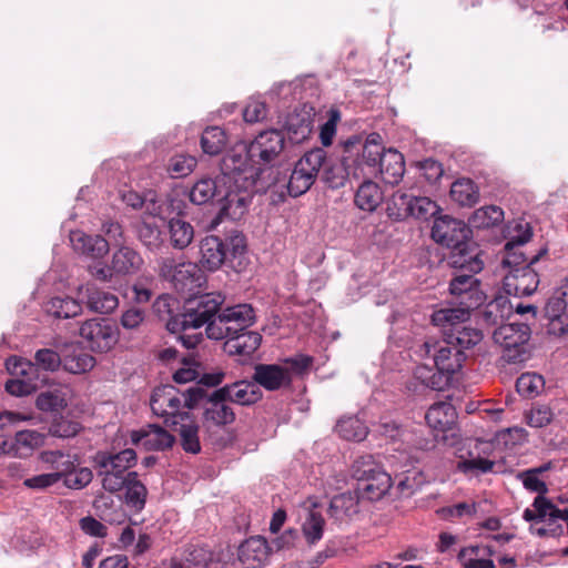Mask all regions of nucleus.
<instances>
[{"instance_id": "nucleus-40", "label": "nucleus", "mask_w": 568, "mask_h": 568, "mask_svg": "<svg viewBox=\"0 0 568 568\" xmlns=\"http://www.w3.org/2000/svg\"><path fill=\"white\" fill-rule=\"evenodd\" d=\"M227 143L225 131L220 126H207L201 135V148L205 154H220Z\"/></svg>"}, {"instance_id": "nucleus-13", "label": "nucleus", "mask_w": 568, "mask_h": 568, "mask_svg": "<svg viewBox=\"0 0 568 568\" xmlns=\"http://www.w3.org/2000/svg\"><path fill=\"white\" fill-rule=\"evenodd\" d=\"M531 231L527 223V230L524 233L511 237L505 244V255L501 260V268L505 272L503 284H506V281L510 277L519 280L527 275L532 260L526 257L521 247L529 241Z\"/></svg>"}, {"instance_id": "nucleus-51", "label": "nucleus", "mask_w": 568, "mask_h": 568, "mask_svg": "<svg viewBox=\"0 0 568 568\" xmlns=\"http://www.w3.org/2000/svg\"><path fill=\"white\" fill-rule=\"evenodd\" d=\"M453 295H460V304L468 311L479 307L486 300L485 294L479 290V286H449Z\"/></svg>"}, {"instance_id": "nucleus-30", "label": "nucleus", "mask_w": 568, "mask_h": 568, "mask_svg": "<svg viewBox=\"0 0 568 568\" xmlns=\"http://www.w3.org/2000/svg\"><path fill=\"white\" fill-rule=\"evenodd\" d=\"M494 551L488 546H468L458 554L463 568H496L490 559Z\"/></svg>"}, {"instance_id": "nucleus-56", "label": "nucleus", "mask_w": 568, "mask_h": 568, "mask_svg": "<svg viewBox=\"0 0 568 568\" xmlns=\"http://www.w3.org/2000/svg\"><path fill=\"white\" fill-rule=\"evenodd\" d=\"M412 214L410 217L415 219H424L426 220L428 216L433 215L437 205L430 199L425 196H415L412 194Z\"/></svg>"}, {"instance_id": "nucleus-49", "label": "nucleus", "mask_w": 568, "mask_h": 568, "mask_svg": "<svg viewBox=\"0 0 568 568\" xmlns=\"http://www.w3.org/2000/svg\"><path fill=\"white\" fill-rule=\"evenodd\" d=\"M145 498V486L138 479L136 473H129V480L125 485V503L140 510L144 507Z\"/></svg>"}, {"instance_id": "nucleus-61", "label": "nucleus", "mask_w": 568, "mask_h": 568, "mask_svg": "<svg viewBox=\"0 0 568 568\" xmlns=\"http://www.w3.org/2000/svg\"><path fill=\"white\" fill-rule=\"evenodd\" d=\"M494 462L486 458H469L458 462V469L464 473H487L493 469Z\"/></svg>"}, {"instance_id": "nucleus-26", "label": "nucleus", "mask_w": 568, "mask_h": 568, "mask_svg": "<svg viewBox=\"0 0 568 568\" xmlns=\"http://www.w3.org/2000/svg\"><path fill=\"white\" fill-rule=\"evenodd\" d=\"M425 419L432 429L444 433L453 429L457 419V413L450 403L439 402L429 407Z\"/></svg>"}, {"instance_id": "nucleus-54", "label": "nucleus", "mask_w": 568, "mask_h": 568, "mask_svg": "<svg viewBox=\"0 0 568 568\" xmlns=\"http://www.w3.org/2000/svg\"><path fill=\"white\" fill-rule=\"evenodd\" d=\"M59 481H61L60 474L42 473L26 478L23 480V486L30 490L44 491L57 485Z\"/></svg>"}, {"instance_id": "nucleus-27", "label": "nucleus", "mask_w": 568, "mask_h": 568, "mask_svg": "<svg viewBox=\"0 0 568 568\" xmlns=\"http://www.w3.org/2000/svg\"><path fill=\"white\" fill-rule=\"evenodd\" d=\"M227 183H222L221 174L215 179L204 178L199 180L190 191V200L192 203L201 205L210 201H216L223 192Z\"/></svg>"}, {"instance_id": "nucleus-33", "label": "nucleus", "mask_w": 568, "mask_h": 568, "mask_svg": "<svg viewBox=\"0 0 568 568\" xmlns=\"http://www.w3.org/2000/svg\"><path fill=\"white\" fill-rule=\"evenodd\" d=\"M383 201V192L377 183L364 181L355 193V205L366 212H374Z\"/></svg>"}, {"instance_id": "nucleus-53", "label": "nucleus", "mask_w": 568, "mask_h": 568, "mask_svg": "<svg viewBox=\"0 0 568 568\" xmlns=\"http://www.w3.org/2000/svg\"><path fill=\"white\" fill-rule=\"evenodd\" d=\"M63 359H61L60 355L50 348H42L37 351L34 355V363H32L36 367V372L38 368H41L43 371L53 372L59 368L60 365H62ZM36 376L38 374L36 373Z\"/></svg>"}, {"instance_id": "nucleus-34", "label": "nucleus", "mask_w": 568, "mask_h": 568, "mask_svg": "<svg viewBox=\"0 0 568 568\" xmlns=\"http://www.w3.org/2000/svg\"><path fill=\"white\" fill-rule=\"evenodd\" d=\"M175 427V430L180 433L183 449L191 454L200 453L199 426L192 419L191 415H181V420Z\"/></svg>"}, {"instance_id": "nucleus-9", "label": "nucleus", "mask_w": 568, "mask_h": 568, "mask_svg": "<svg viewBox=\"0 0 568 568\" xmlns=\"http://www.w3.org/2000/svg\"><path fill=\"white\" fill-rule=\"evenodd\" d=\"M353 471L358 480V491L362 498L378 500L392 487L390 476L374 463L372 456L357 459L353 465Z\"/></svg>"}, {"instance_id": "nucleus-14", "label": "nucleus", "mask_w": 568, "mask_h": 568, "mask_svg": "<svg viewBox=\"0 0 568 568\" xmlns=\"http://www.w3.org/2000/svg\"><path fill=\"white\" fill-rule=\"evenodd\" d=\"M80 336L94 352H108L119 341L118 327L109 320L92 318L80 326Z\"/></svg>"}, {"instance_id": "nucleus-15", "label": "nucleus", "mask_w": 568, "mask_h": 568, "mask_svg": "<svg viewBox=\"0 0 568 568\" xmlns=\"http://www.w3.org/2000/svg\"><path fill=\"white\" fill-rule=\"evenodd\" d=\"M7 369L14 378L6 383V389L14 396H26L33 393L38 386L36 367L30 361L18 357H10L6 362Z\"/></svg>"}, {"instance_id": "nucleus-64", "label": "nucleus", "mask_w": 568, "mask_h": 568, "mask_svg": "<svg viewBox=\"0 0 568 568\" xmlns=\"http://www.w3.org/2000/svg\"><path fill=\"white\" fill-rule=\"evenodd\" d=\"M420 170L423 171L424 176L430 183L439 180L444 173V169L442 164L433 159H426L420 162Z\"/></svg>"}, {"instance_id": "nucleus-37", "label": "nucleus", "mask_w": 568, "mask_h": 568, "mask_svg": "<svg viewBox=\"0 0 568 568\" xmlns=\"http://www.w3.org/2000/svg\"><path fill=\"white\" fill-rule=\"evenodd\" d=\"M170 243L174 248L183 250L187 247L194 237V229L191 223L180 216L172 217L168 222Z\"/></svg>"}, {"instance_id": "nucleus-29", "label": "nucleus", "mask_w": 568, "mask_h": 568, "mask_svg": "<svg viewBox=\"0 0 568 568\" xmlns=\"http://www.w3.org/2000/svg\"><path fill=\"white\" fill-rule=\"evenodd\" d=\"M94 460L100 469L120 470L121 474H128L126 470L136 462V454L131 448L123 449L116 454L98 453Z\"/></svg>"}, {"instance_id": "nucleus-25", "label": "nucleus", "mask_w": 568, "mask_h": 568, "mask_svg": "<svg viewBox=\"0 0 568 568\" xmlns=\"http://www.w3.org/2000/svg\"><path fill=\"white\" fill-rule=\"evenodd\" d=\"M45 435L33 429L20 430L14 434L11 439V457L27 458L32 453L43 446Z\"/></svg>"}, {"instance_id": "nucleus-22", "label": "nucleus", "mask_w": 568, "mask_h": 568, "mask_svg": "<svg viewBox=\"0 0 568 568\" xmlns=\"http://www.w3.org/2000/svg\"><path fill=\"white\" fill-rule=\"evenodd\" d=\"M215 396L240 405H252L261 398V390L255 381H240L215 390Z\"/></svg>"}, {"instance_id": "nucleus-19", "label": "nucleus", "mask_w": 568, "mask_h": 568, "mask_svg": "<svg viewBox=\"0 0 568 568\" xmlns=\"http://www.w3.org/2000/svg\"><path fill=\"white\" fill-rule=\"evenodd\" d=\"M131 440L134 445L145 450H164L172 447L174 436L165 428L149 424L131 433Z\"/></svg>"}, {"instance_id": "nucleus-39", "label": "nucleus", "mask_w": 568, "mask_h": 568, "mask_svg": "<svg viewBox=\"0 0 568 568\" xmlns=\"http://www.w3.org/2000/svg\"><path fill=\"white\" fill-rule=\"evenodd\" d=\"M414 377L424 386L434 390H443L450 383L449 376L440 372L435 365H418L414 371Z\"/></svg>"}, {"instance_id": "nucleus-31", "label": "nucleus", "mask_w": 568, "mask_h": 568, "mask_svg": "<svg viewBox=\"0 0 568 568\" xmlns=\"http://www.w3.org/2000/svg\"><path fill=\"white\" fill-rule=\"evenodd\" d=\"M359 496L356 491H346L332 498L328 514L336 520L351 518L358 513Z\"/></svg>"}, {"instance_id": "nucleus-38", "label": "nucleus", "mask_w": 568, "mask_h": 568, "mask_svg": "<svg viewBox=\"0 0 568 568\" xmlns=\"http://www.w3.org/2000/svg\"><path fill=\"white\" fill-rule=\"evenodd\" d=\"M469 311L466 307L458 308H443L433 314L432 321L435 325L442 326L444 333L446 331L463 327V324L468 321Z\"/></svg>"}, {"instance_id": "nucleus-20", "label": "nucleus", "mask_w": 568, "mask_h": 568, "mask_svg": "<svg viewBox=\"0 0 568 568\" xmlns=\"http://www.w3.org/2000/svg\"><path fill=\"white\" fill-rule=\"evenodd\" d=\"M70 242L73 250L94 262L101 261L110 251V242L101 235H89L82 231H72Z\"/></svg>"}, {"instance_id": "nucleus-3", "label": "nucleus", "mask_w": 568, "mask_h": 568, "mask_svg": "<svg viewBox=\"0 0 568 568\" xmlns=\"http://www.w3.org/2000/svg\"><path fill=\"white\" fill-rule=\"evenodd\" d=\"M51 474H60L61 481L67 488L82 489L87 487L93 478V473L89 467H80L79 456L60 449L42 450L38 455Z\"/></svg>"}, {"instance_id": "nucleus-62", "label": "nucleus", "mask_w": 568, "mask_h": 568, "mask_svg": "<svg viewBox=\"0 0 568 568\" xmlns=\"http://www.w3.org/2000/svg\"><path fill=\"white\" fill-rule=\"evenodd\" d=\"M223 242L226 244L225 251L227 252V258L241 256L246 250L245 237L240 232H232Z\"/></svg>"}, {"instance_id": "nucleus-36", "label": "nucleus", "mask_w": 568, "mask_h": 568, "mask_svg": "<svg viewBox=\"0 0 568 568\" xmlns=\"http://www.w3.org/2000/svg\"><path fill=\"white\" fill-rule=\"evenodd\" d=\"M450 197L460 206H473L479 200V190L473 180L462 178L452 184Z\"/></svg>"}, {"instance_id": "nucleus-4", "label": "nucleus", "mask_w": 568, "mask_h": 568, "mask_svg": "<svg viewBox=\"0 0 568 568\" xmlns=\"http://www.w3.org/2000/svg\"><path fill=\"white\" fill-rule=\"evenodd\" d=\"M224 300V296L217 292L192 295L184 303V313L181 320L169 323V327L172 331L178 325L182 331L206 327L217 317Z\"/></svg>"}, {"instance_id": "nucleus-12", "label": "nucleus", "mask_w": 568, "mask_h": 568, "mask_svg": "<svg viewBox=\"0 0 568 568\" xmlns=\"http://www.w3.org/2000/svg\"><path fill=\"white\" fill-rule=\"evenodd\" d=\"M325 160L326 152L323 149L316 148L306 152L296 162L287 183L291 196H300L311 189Z\"/></svg>"}, {"instance_id": "nucleus-28", "label": "nucleus", "mask_w": 568, "mask_h": 568, "mask_svg": "<svg viewBox=\"0 0 568 568\" xmlns=\"http://www.w3.org/2000/svg\"><path fill=\"white\" fill-rule=\"evenodd\" d=\"M261 342L260 333L245 329L229 338L224 344V349L229 355L250 357L258 348Z\"/></svg>"}, {"instance_id": "nucleus-8", "label": "nucleus", "mask_w": 568, "mask_h": 568, "mask_svg": "<svg viewBox=\"0 0 568 568\" xmlns=\"http://www.w3.org/2000/svg\"><path fill=\"white\" fill-rule=\"evenodd\" d=\"M255 321V313L250 304H237L222 310L217 317L209 323L205 333L210 339H229L245 329Z\"/></svg>"}, {"instance_id": "nucleus-1", "label": "nucleus", "mask_w": 568, "mask_h": 568, "mask_svg": "<svg viewBox=\"0 0 568 568\" xmlns=\"http://www.w3.org/2000/svg\"><path fill=\"white\" fill-rule=\"evenodd\" d=\"M470 236V227L462 220L445 215L434 221L433 240L452 250L449 264L460 271L449 284H480L474 275L483 270L484 263L471 248Z\"/></svg>"}, {"instance_id": "nucleus-18", "label": "nucleus", "mask_w": 568, "mask_h": 568, "mask_svg": "<svg viewBox=\"0 0 568 568\" xmlns=\"http://www.w3.org/2000/svg\"><path fill=\"white\" fill-rule=\"evenodd\" d=\"M158 273L162 281L171 284H186L201 278V270L192 262H178L172 257H162L158 261Z\"/></svg>"}, {"instance_id": "nucleus-2", "label": "nucleus", "mask_w": 568, "mask_h": 568, "mask_svg": "<svg viewBox=\"0 0 568 568\" xmlns=\"http://www.w3.org/2000/svg\"><path fill=\"white\" fill-rule=\"evenodd\" d=\"M204 396L201 387H190L185 392H180L174 386L164 385L154 389L150 405L154 415L165 418V423L178 426L181 415L190 414L189 410L194 407Z\"/></svg>"}, {"instance_id": "nucleus-50", "label": "nucleus", "mask_w": 568, "mask_h": 568, "mask_svg": "<svg viewBox=\"0 0 568 568\" xmlns=\"http://www.w3.org/2000/svg\"><path fill=\"white\" fill-rule=\"evenodd\" d=\"M197 161L189 154H176L169 160L168 172L173 179H180L191 174L196 168Z\"/></svg>"}, {"instance_id": "nucleus-55", "label": "nucleus", "mask_w": 568, "mask_h": 568, "mask_svg": "<svg viewBox=\"0 0 568 568\" xmlns=\"http://www.w3.org/2000/svg\"><path fill=\"white\" fill-rule=\"evenodd\" d=\"M99 476L102 477V487L110 493H116L125 488L129 480V473L121 474L120 470L113 471L110 469L99 468Z\"/></svg>"}, {"instance_id": "nucleus-7", "label": "nucleus", "mask_w": 568, "mask_h": 568, "mask_svg": "<svg viewBox=\"0 0 568 568\" xmlns=\"http://www.w3.org/2000/svg\"><path fill=\"white\" fill-rule=\"evenodd\" d=\"M262 173L255 160L248 153V145L241 143L232 148L221 161L222 183L255 185Z\"/></svg>"}, {"instance_id": "nucleus-23", "label": "nucleus", "mask_w": 568, "mask_h": 568, "mask_svg": "<svg viewBox=\"0 0 568 568\" xmlns=\"http://www.w3.org/2000/svg\"><path fill=\"white\" fill-rule=\"evenodd\" d=\"M405 172V161L402 153L389 149L379 159V165L374 174H379L388 184H397Z\"/></svg>"}, {"instance_id": "nucleus-44", "label": "nucleus", "mask_w": 568, "mask_h": 568, "mask_svg": "<svg viewBox=\"0 0 568 568\" xmlns=\"http://www.w3.org/2000/svg\"><path fill=\"white\" fill-rule=\"evenodd\" d=\"M504 220V211L499 206H483L470 215L469 225L476 229H488Z\"/></svg>"}, {"instance_id": "nucleus-5", "label": "nucleus", "mask_w": 568, "mask_h": 568, "mask_svg": "<svg viewBox=\"0 0 568 568\" xmlns=\"http://www.w3.org/2000/svg\"><path fill=\"white\" fill-rule=\"evenodd\" d=\"M550 468V463L535 468V534L538 536H558L561 531V525L559 520H568V509H558L555 505L544 495L548 491L545 481L536 478L538 474H541Z\"/></svg>"}, {"instance_id": "nucleus-35", "label": "nucleus", "mask_w": 568, "mask_h": 568, "mask_svg": "<svg viewBox=\"0 0 568 568\" xmlns=\"http://www.w3.org/2000/svg\"><path fill=\"white\" fill-rule=\"evenodd\" d=\"M325 520L322 513L316 509V505L305 507V517L302 523V532L306 541L311 545L317 542L324 532Z\"/></svg>"}, {"instance_id": "nucleus-63", "label": "nucleus", "mask_w": 568, "mask_h": 568, "mask_svg": "<svg viewBox=\"0 0 568 568\" xmlns=\"http://www.w3.org/2000/svg\"><path fill=\"white\" fill-rule=\"evenodd\" d=\"M266 105L261 101H251L243 109V119L247 123H256L266 118Z\"/></svg>"}, {"instance_id": "nucleus-52", "label": "nucleus", "mask_w": 568, "mask_h": 568, "mask_svg": "<svg viewBox=\"0 0 568 568\" xmlns=\"http://www.w3.org/2000/svg\"><path fill=\"white\" fill-rule=\"evenodd\" d=\"M322 168H324L322 180L328 187L338 189L345 184L347 172L343 164H328L325 161Z\"/></svg>"}, {"instance_id": "nucleus-32", "label": "nucleus", "mask_w": 568, "mask_h": 568, "mask_svg": "<svg viewBox=\"0 0 568 568\" xmlns=\"http://www.w3.org/2000/svg\"><path fill=\"white\" fill-rule=\"evenodd\" d=\"M85 295L88 307L97 313H111L119 305L115 294L104 291L99 286H88Z\"/></svg>"}, {"instance_id": "nucleus-43", "label": "nucleus", "mask_w": 568, "mask_h": 568, "mask_svg": "<svg viewBox=\"0 0 568 568\" xmlns=\"http://www.w3.org/2000/svg\"><path fill=\"white\" fill-rule=\"evenodd\" d=\"M412 194L403 191H396L387 201V216L394 221H403L410 217L412 214Z\"/></svg>"}, {"instance_id": "nucleus-42", "label": "nucleus", "mask_w": 568, "mask_h": 568, "mask_svg": "<svg viewBox=\"0 0 568 568\" xmlns=\"http://www.w3.org/2000/svg\"><path fill=\"white\" fill-rule=\"evenodd\" d=\"M225 402L226 399L216 397L214 393L210 399V406L205 409V419L215 425L231 424L235 418V414Z\"/></svg>"}, {"instance_id": "nucleus-58", "label": "nucleus", "mask_w": 568, "mask_h": 568, "mask_svg": "<svg viewBox=\"0 0 568 568\" xmlns=\"http://www.w3.org/2000/svg\"><path fill=\"white\" fill-rule=\"evenodd\" d=\"M313 363L311 356L304 354H297L295 356L285 358L281 364L291 375V379L294 375H302L307 372Z\"/></svg>"}, {"instance_id": "nucleus-17", "label": "nucleus", "mask_w": 568, "mask_h": 568, "mask_svg": "<svg viewBox=\"0 0 568 568\" xmlns=\"http://www.w3.org/2000/svg\"><path fill=\"white\" fill-rule=\"evenodd\" d=\"M254 185H239V183H227L222 189L221 196L217 197L220 205L219 217H229L239 220L245 213L252 195L250 189Z\"/></svg>"}, {"instance_id": "nucleus-48", "label": "nucleus", "mask_w": 568, "mask_h": 568, "mask_svg": "<svg viewBox=\"0 0 568 568\" xmlns=\"http://www.w3.org/2000/svg\"><path fill=\"white\" fill-rule=\"evenodd\" d=\"M95 365V358L79 349L72 354L64 356L62 366L65 371L72 374H82L92 369Z\"/></svg>"}, {"instance_id": "nucleus-60", "label": "nucleus", "mask_w": 568, "mask_h": 568, "mask_svg": "<svg viewBox=\"0 0 568 568\" xmlns=\"http://www.w3.org/2000/svg\"><path fill=\"white\" fill-rule=\"evenodd\" d=\"M139 239L150 248L159 247L162 242L160 229L149 223H143L139 227Z\"/></svg>"}, {"instance_id": "nucleus-10", "label": "nucleus", "mask_w": 568, "mask_h": 568, "mask_svg": "<svg viewBox=\"0 0 568 568\" xmlns=\"http://www.w3.org/2000/svg\"><path fill=\"white\" fill-rule=\"evenodd\" d=\"M416 354L422 358L433 357L434 365L447 374L449 379L462 368L466 359L465 353L448 338L429 337L416 349Z\"/></svg>"}, {"instance_id": "nucleus-24", "label": "nucleus", "mask_w": 568, "mask_h": 568, "mask_svg": "<svg viewBox=\"0 0 568 568\" xmlns=\"http://www.w3.org/2000/svg\"><path fill=\"white\" fill-rule=\"evenodd\" d=\"M225 245L219 236L209 235L204 237L200 245L202 265L209 271L219 268L227 260Z\"/></svg>"}, {"instance_id": "nucleus-59", "label": "nucleus", "mask_w": 568, "mask_h": 568, "mask_svg": "<svg viewBox=\"0 0 568 568\" xmlns=\"http://www.w3.org/2000/svg\"><path fill=\"white\" fill-rule=\"evenodd\" d=\"M80 430V425L77 422L68 420V419H57L54 420L50 428V435L59 438H69L75 436Z\"/></svg>"}, {"instance_id": "nucleus-57", "label": "nucleus", "mask_w": 568, "mask_h": 568, "mask_svg": "<svg viewBox=\"0 0 568 568\" xmlns=\"http://www.w3.org/2000/svg\"><path fill=\"white\" fill-rule=\"evenodd\" d=\"M67 405L64 396L58 392H43L37 397V407L41 410H59Z\"/></svg>"}, {"instance_id": "nucleus-6", "label": "nucleus", "mask_w": 568, "mask_h": 568, "mask_svg": "<svg viewBox=\"0 0 568 568\" xmlns=\"http://www.w3.org/2000/svg\"><path fill=\"white\" fill-rule=\"evenodd\" d=\"M143 266L141 254L128 245H120L113 251L110 263L93 262L87 270L91 277L100 282H111L121 276L133 275Z\"/></svg>"}, {"instance_id": "nucleus-21", "label": "nucleus", "mask_w": 568, "mask_h": 568, "mask_svg": "<svg viewBox=\"0 0 568 568\" xmlns=\"http://www.w3.org/2000/svg\"><path fill=\"white\" fill-rule=\"evenodd\" d=\"M253 378L257 386L267 390H276L291 384V375L281 364L256 365Z\"/></svg>"}, {"instance_id": "nucleus-41", "label": "nucleus", "mask_w": 568, "mask_h": 568, "mask_svg": "<svg viewBox=\"0 0 568 568\" xmlns=\"http://www.w3.org/2000/svg\"><path fill=\"white\" fill-rule=\"evenodd\" d=\"M48 313L60 318H70L78 316L81 311V304L69 296H54L45 305Z\"/></svg>"}, {"instance_id": "nucleus-46", "label": "nucleus", "mask_w": 568, "mask_h": 568, "mask_svg": "<svg viewBox=\"0 0 568 568\" xmlns=\"http://www.w3.org/2000/svg\"><path fill=\"white\" fill-rule=\"evenodd\" d=\"M336 433L346 440L361 442L368 434L367 427L357 417H345L338 420Z\"/></svg>"}, {"instance_id": "nucleus-11", "label": "nucleus", "mask_w": 568, "mask_h": 568, "mask_svg": "<svg viewBox=\"0 0 568 568\" xmlns=\"http://www.w3.org/2000/svg\"><path fill=\"white\" fill-rule=\"evenodd\" d=\"M494 338L505 348V358L509 363H524L531 358L530 326L524 323H511L500 326Z\"/></svg>"}, {"instance_id": "nucleus-16", "label": "nucleus", "mask_w": 568, "mask_h": 568, "mask_svg": "<svg viewBox=\"0 0 568 568\" xmlns=\"http://www.w3.org/2000/svg\"><path fill=\"white\" fill-rule=\"evenodd\" d=\"M247 145L248 153L251 152V156L255 160L257 166L266 165L275 161L283 152L285 136L282 131L271 129L260 132Z\"/></svg>"}, {"instance_id": "nucleus-45", "label": "nucleus", "mask_w": 568, "mask_h": 568, "mask_svg": "<svg viewBox=\"0 0 568 568\" xmlns=\"http://www.w3.org/2000/svg\"><path fill=\"white\" fill-rule=\"evenodd\" d=\"M384 152L386 151L381 144V135L378 133H371L363 145L362 153V161L371 169V173L374 174L376 172L379 159L384 155Z\"/></svg>"}, {"instance_id": "nucleus-47", "label": "nucleus", "mask_w": 568, "mask_h": 568, "mask_svg": "<svg viewBox=\"0 0 568 568\" xmlns=\"http://www.w3.org/2000/svg\"><path fill=\"white\" fill-rule=\"evenodd\" d=\"M446 338L453 339L455 345L465 353V349L477 345L481 341L483 334L476 328L463 326L446 331Z\"/></svg>"}]
</instances>
